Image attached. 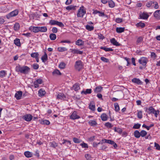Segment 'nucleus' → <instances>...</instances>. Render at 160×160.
<instances>
[{"label": "nucleus", "mask_w": 160, "mask_h": 160, "mask_svg": "<svg viewBox=\"0 0 160 160\" xmlns=\"http://www.w3.org/2000/svg\"><path fill=\"white\" fill-rule=\"evenodd\" d=\"M142 111H138V113L137 114V116L138 118L139 119H141L142 118Z\"/></svg>", "instance_id": "c03bdc74"}, {"label": "nucleus", "mask_w": 160, "mask_h": 160, "mask_svg": "<svg viewBox=\"0 0 160 160\" xmlns=\"http://www.w3.org/2000/svg\"><path fill=\"white\" fill-rule=\"evenodd\" d=\"M58 144L55 142L53 141L51 143V146L53 148H55L57 146Z\"/></svg>", "instance_id": "09e8293b"}, {"label": "nucleus", "mask_w": 160, "mask_h": 160, "mask_svg": "<svg viewBox=\"0 0 160 160\" xmlns=\"http://www.w3.org/2000/svg\"><path fill=\"white\" fill-rule=\"evenodd\" d=\"M41 59L42 62H46L48 60V55L45 52H44V54L42 56Z\"/></svg>", "instance_id": "f3484780"}, {"label": "nucleus", "mask_w": 160, "mask_h": 160, "mask_svg": "<svg viewBox=\"0 0 160 160\" xmlns=\"http://www.w3.org/2000/svg\"><path fill=\"white\" fill-rule=\"evenodd\" d=\"M140 136H141L142 137H144L145 136V135L147 134V132L144 130H142L140 132Z\"/></svg>", "instance_id": "a18cd8bd"}, {"label": "nucleus", "mask_w": 160, "mask_h": 160, "mask_svg": "<svg viewBox=\"0 0 160 160\" xmlns=\"http://www.w3.org/2000/svg\"><path fill=\"white\" fill-rule=\"evenodd\" d=\"M155 147H156V149L158 150H160V145L158 143L156 142H155Z\"/></svg>", "instance_id": "13d9d810"}, {"label": "nucleus", "mask_w": 160, "mask_h": 160, "mask_svg": "<svg viewBox=\"0 0 160 160\" xmlns=\"http://www.w3.org/2000/svg\"><path fill=\"white\" fill-rule=\"evenodd\" d=\"M115 21L117 23H119L122 22V18H117L116 19Z\"/></svg>", "instance_id": "6e6d98bb"}, {"label": "nucleus", "mask_w": 160, "mask_h": 160, "mask_svg": "<svg viewBox=\"0 0 160 160\" xmlns=\"http://www.w3.org/2000/svg\"><path fill=\"white\" fill-rule=\"evenodd\" d=\"M14 43L17 46H20L21 45V43L20 39L16 38L14 40Z\"/></svg>", "instance_id": "bb28decb"}, {"label": "nucleus", "mask_w": 160, "mask_h": 160, "mask_svg": "<svg viewBox=\"0 0 160 160\" xmlns=\"http://www.w3.org/2000/svg\"><path fill=\"white\" fill-rule=\"evenodd\" d=\"M81 94L86 95L87 94L90 93V89H87L86 91H82L81 92Z\"/></svg>", "instance_id": "79ce46f5"}, {"label": "nucleus", "mask_w": 160, "mask_h": 160, "mask_svg": "<svg viewBox=\"0 0 160 160\" xmlns=\"http://www.w3.org/2000/svg\"><path fill=\"white\" fill-rule=\"evenodd\" d=\"M108 5L110 7L112 8H113L115 6V3L112 1H108Z\"/></svg>", "instance_id": "7c9ffc66"}, {"label": "nucleus", "mask_w": 160, "mask_h": 160, "mask_svg": "<svg viewBox=\"0 0 160 160\" xmlns=\"http://www.w3.org/2000/svg\"><path fill=\"white\" fill-rule=\"evenodd\" d=\"M101 60L104 62H109V59L104 57H101Z\"/></svg>", "instance_id": "49530a36"}, {"label": "nucleus", "mask_w": 160, "mask_h": 160, "mask_svg": "<svg viewBox=\"0 0 160 160\" xmlns=\"http://www.w3.org/2000/svg\"><path fill=\"white\" fill-rule=\"evenodd\" d=\"M43 123L47 125H48L50 124V122L49 121L47 120H45L43 121Z\"/></svg>", "instance_id": "052dcab7"}, {"label": "nucleus", "mask_w": 160, "mask_h": 160, "mask_svg": "<svg viewBox=\"0 0 160 160\" xmlns=\"http://www.w3.org/2000/svg\"><path fill=\"white\" fill-rule=\"evenodd\" d=\"M86 12V11L84 7L82 6L78 10L77 16L78 17L82 18Z\"/></svg>", "instance_id": "7ed1b4c3"}, {"label": "nucleus", "mask_w": 160, "mask_h": 160, "mask_svg": "<svg viewBox=\"0 0 160 160\" xmlns=\"http://www.w3.org/2000/svg\"><path fill=\"white\" fill-rule=\"evenodd\" d=\"M32 67L33 69L37 70L39 68V66L37 64L34 63L32 65Z\"/></svg>", "instance_id": "de8ad7c7"}, {"label": "nucleus", "mask_w": 160, "mask_h": 160, "mask_svg": "<svg viewBox=\"0 0 160 160\" xmlns=\"http://www.w3.org/2000/svg\"><path fill=\"white\" fill-rule=\"evenodd\" d=\"M110 42L113 45L116 46H119L120 45V44L115 39L113 38L110 40Z\"/></svg>", "instance_id": "4468645a"}, {"label": "nucleus", "mask_w": 160, "mask_h": 160, "mask_svg": "<svg viewBox=\"0 0 160 160\" xmlns=\"http://www.w3.org/2000/svg\"><path fill=\"white\" fill-rule=\"evenodd\" d=\"M151 57L153 58L154 59H155L157 57L155 53L154 52H152L151 53Z\"/></svg>", "instance_id": "0e129e2a"}, {"label": "nucleus", "mask_w": 160, "mask_h": 160, "mask_svg": "<svg viewBox=\"0 0 160 160\" xmlns=\"http://www.w3.org/2000/svg\"><path fill=\"white\" fill-rule=\"evenodd\" d=\"M38 94L39 96H42L46 94V92L43 89H41L39 90Z\"/></svg>", "instance_id": "6ab92c4d"}, {"label": "nucleus", "mask_w": 160, "mask_h": 160, "mask_svg": "<svg viewBox=\"0 0 160 160\" xmlns=\"http://www.w3.org/2000/svg\"><path fill=\"white\" fill-rule=\"evenodd\" d=\"M141 124L139 123L135 124L133 127L134 129H139L140 127Z\"/></svg>", "instance_id": "3c124183"}, {"label": "nucleus", "mask_w": 160, "mask_h": 160, "mask_svg": "<svg viewBox=\"0 0 160 160\" xmlns=\"http://www.w3.org/2000/svg\"><path fill=\"white\" fill-rule=\"evenodd\" d=\"M39 54L37 52L32 53L31 54V56L33 58H37L38 57Z\"/></svg>", "instance_id": "58836bf2"}, {"label": "nucleus", "mask_w": 160, "mask_h": 160, "mask_svg": "<svg viewBox=\"0 0 160 160\" xmlns=\"http://www.w3.org/2000/svg\"><path fill=\"white\" fill-rule=\"evenodd\" d=\"M57 25L61 27H63L64 26V25L62 23L58 21H57Z\"/></svg>", "instance_id": "5fc2aeb1"}, {"label": "nucleus", "mask_w": 160, "mask_h": 160, "mask_svg": "<svg viewBox=\"0 0 160 160\" xmlns=\"http://www.w3.org/2000/svg\"><path fill=\"white\" fill-rule=\"evenodd\" d=\"M57 21L56 20H51L49 21V23L51 25H57Z\"/></svg>", "instance_id": "a19ab883"}, {"label": "nucleus", "mask_w": 160, "mask_h": 160, "mask_svg": "<svg viewBox=\"0 0 160 160\" xmlns=\"http://www.w3.org/2000/svg\"><path fill=\"white\" fill-rule=\"evenodd\" d=\"M24 155L27 158H30L32 156V152L29 151H26L24 153Z\"/></svg>", "instance_id": "aec40b11"}, {"label": "nucleus", "mask_w": 160, "mask_h": 160, "mask_svg": "<svg viewBox=\"0 0 160 160\" xmlns=\"http://www.w3.org/2000/svg\"><path fill=\"white\" fill-rule=\"evenodd\" d=\"M114 130L115 131L117 132L120 134L122 132V129L120 128H115Z\"/></svg>", "instance_id": "603ef678"}, {"label": "nucleus", "mask_w": 160, "mask_h": 160, "mask_svg": "<svg viewBox=\"0 0 160 160\" xmlns=\"http://www.w3.org/2000/svg\"><path fill=\"white\" fill-rule=\"evenodd\" d=\"M22 94V91H18L15 94V97L17 100H19L21 99Z\"/></svg>", "instance_id": "9b49d317"}, {"label": "nucleus", "mask_w": 160, "mask_h": 160, "mask_svg": "<svg viewBox=\"0 0 160 160\" xmlns=\"http://www.w3.org/2000/svg\"><path fill=\"white\" fill-rule=\"evenodd\" d=\"M85 157L87 160H90V154H86L85 155Z\"/></svg>", "instance_id": "e2e57ef3"}, {"label": "nucleus", "mask_w": 160, "mask_h": 160, "mask_svg": "<svg viewBox=\"0 0 160 160\" xmlns=\"http://www.w3.org/2000/svg\"><path fill=\"white\" fill-rule=\"evenodd\" d=\"M76 44L77 45L82 46L83 45L84 42L82 40L79 39L76 41Z\"/></svg>", "instance_id": "4be33fe9"}, {"label": "nucleus", "mask_w": 160, "mask_h": 160, "mask_svg": "<svg viewBox=\"0 0 160 160\" xmlns=\"http://www.w3.org/2000/svg\"><path fill=\"white\" fill-rule=\"evenodd\" d=\"M66 66V64L64 62H61L60 63L59 65V68L61 69H64Z\"/></svg>", "instance_id": "c9c22d12"}, {"label": "nucleus", "mask_w": 160, "mask_h": 160, "mask_svg": "<svg viewBox=\"0 0 160 160\" xmlns=\"http://www.w3.org/2000/svg\"><path fill=\"white\" fill-rule=\"evenodd\" d=\"M114 105L115 111L117 112L119 111L120 110V108L118 103H115Z\"/></svg>", "instance_id": "473e14b6"}, {"label": "nucleus", "mask_w": 160, "mask_h": 160, "mask_svg": "<svg viewBox=\"0 0 160 160\" xmlns=\"http://www.w3.org/2000/svg\"><path fill=\"white\" fill-rule=\"evenodd\" d=\"M125 30L124 28H117L116 31L118 33H122L124 32Z\"/></svg>", "instance_id": "5701e85b"}, {"label": "nucleus", "mask_w": 160, "mask_h": 160, "mask_svg": "<svg viewBox=\"0 0 160 160\" xmlns=\"http://www.w3.org/2000/svg\"><path fill=\"white\" fill-rule=\"evenodd\" d=\"M70 118L71 119L75 120L80 118V117L78 115L77 112L74 111L70 116Z\"/></svg>", "instance_id": "6e6552de"}, {"label": "nucleus", "mask_w": 160, "mask_h": 160, "mask_svg": "<svg viewBox=\"0 0 160 160\" xmlns=\"http://www.w3.org/2000/svg\"><path fill=\"white\" fill-rule=\"evenodd\" d=\"M98 37L99 39L102 40L105 38L103 35L101 33L98 34Z\"/></svg>", "instance_id": "4d7b16f0"}, {"label": "nucleus", "mask_w": 160, "mask_h": 160, "mask_svg": "<svg viewBox=\"0 0 160 160\" xmlns=\"http://www.w3.org/2000/svg\"><path fill=\"white\" fill-rule=\"evenodd\" d=\"M20 25L18 23H16L13 26V29L16 31L19 30L20 28Z\"/></svg>", "instance_id": "a878e982"}, {"label": "nucleus", "mask_w": 160, "mask_h": 160, "mask_svg": "<svg viewBox=\"0 0 160 160\" xmlns=\"http://www.w3.org/2000/svg\"><path fill=\"white\" fill-rule=\"evenodd\" d=\"M15 71L18 72H20L25 74H28L30 72V68L27 66H21L18 64L15 67Z\"/></svg>", "instance_id": "f257e3e1"}, {"label": "nucleus", "mask_w": 160, "mask_h": 160, "mask_svg": "<svg viewBox=\"0 0 160 160\" xmlns=\"http://www.w3.org/2000/svg\"><path fill=\"white\" fill-rule=\"evenodd\" d=\"M18 10L16 9L8 14L6 15V17L8 19H9L12 17L16 16L18 14Z\"/></svg>", "instance_id": "39448f33"}, {"label": "nucleus", "mask_w": 160, "mask_h": 160, "mask_svg": "<svg viewBox=\"0 0 160 160\" xmlns=\"http://www.w3.org/2000/svg\"><path fill=\"white\" fill-rule=\"evenodd\" d=\"M6 72L4 70H2L0 72V77L3 78L6 75Z\"/></svg>", "instance_id": "ea45409f"}, {"label": "nucleus", "mask_w": 160, "mask_h": 160, "mask_svg": "<svg viewBox=\"0 0 160 160\" xmlns=\"http://www.w3.org/2000/svg\"><path fill=\"white\" fill-rule=\"evenodd\" d=\"M74 67L75 69L78 71H80L83 68L82 63L80 60L76 62Z\"/></svg>", "instance_id": "20e7f679"}, {"label": "nucleus", "mask_w": 160, "mask_h": 160, "mask_svg": "<svg viewBox=\"0 0 160 160\" xmlns=\"http://www.w3.org/2000/svg\"><path fill=\"white\" fill-rule=\"evenodd\" d=\"M5 22L4 19L1 17H0V24H2Z\"/></svg>", "instance_id": "338daca9"}, {"label": "nucleus", "mask_w": 160, "mask_h": 160, "mask_svg": "<svg viewBox=\"0 0 160 160\" xmlns=\"http://www.w3.org/2000/svg\"><path fill=\"white\" fill-rule=\"evenodd\" d=\"M105 125L107 128H111L113 126V125L108 122H106L105 124Z\"/></svg>", "instance_id": "4c0bfd02"}, {"label": "nucleus", "mask_w": 160, "mask_h": 160, "mask_svg": "<svg viewBox=\"0 0 160 160\" xmlns=\"http://www.w3.org/2000/svg\"><path fill=\"white\" fill-rule=\"evenodd\" d=\"M72 2V0H67L65 2V4L67 5H69Z\"/></svg>", "instance_id": "774afa93"}, {"label": "nucleus", "mask_w": 160, "mask_h": 160, "mask_svg": "<svg viewBox=\"0 0 160 160\" xmlns=\"http://www.w3.org/2000/svg\"><path fill=\"white\" fill-rule=\"evenodd\" d=\"M78 7L73 5H69L66 8V9L68 11L71 10H76L78 8Z\"/></svg>", "instance_id": "9d476101"}, {"label": "nucleus", "mask_w": 160, "mask_h": 160, "mask_svg": "<svg viewBox=\"0 0 160 160\" xmlns=\"http://www.w3.org/2000/svg\"><path fill=\"white\" fill-rule=\"evenodd\" d=\"M152 4H155L154 8L155 9H157L159 8V5L157 2L153 1H150L147 2L146 3V6L148 8L151 7H152Z\"/></svg>", "instance_id": "423d86ee"}, {"label": "nucleus", "mask_w": 160, "mask_h": 160, "mask_svg": "<svg viewBox=\"0 0 160 160\" xmlns=\"http://www.w3.org/2000/svg\"><path fill=\"white\" fill-rule=\"evenodd\" d=\"M134 136L137 138H139L140 136V133L138 130L135 131L134 132Z\"/></svg>", "instance_id": "e433bc0d"}, {"label": "nucleus", "mask_w": 160, "mask_h": 160, "mask_svg": "<svg viewBox=\"0 0 160 160\" xmlns=\"http://www.w3.org/2000/svg\"><path fill=\"white\" fill-rule=\"evenodd\" d=\"M148 110L149 111V112H148L149 114H150L151 113H154L153 112H154L155 111L154 108L152 106L149 107V108L148 109Z\"/></svg>", "instance_id": "c756f323"}, {"label": "nucleus", "mask_w": 160, "mask_h": 160, "mask_svg": "<svg viewBox=\"0 0 160 160\" xmlns=\"http://www.w3.org/2000/svg\"><path fill=\"white\" fill-rule=\"evenodd\" d=\"M52 31L54 33H56L58 32V29L56 27H53L52 29Z\"/></svg>", "instance_id": "680f3d73"}, {"label": "nucleus", "mask_w": 160, "mask_h": 160, "mask_svg": "<svg viewBox=\"0 0 160 160\" xmlns=\"http://www.w3.org/2000/svg\"><path fill=\"white\" fill-rule=\"evenodd\" d=\"M101 118L102 120L103 121H106L107 120L108 117L106 114L103 113L101 114Z\"/></svg>", "instance_id": "393cba45"}, {"label": "nucleus", "mask_w": 160, "mask_h": 160, "mask_svg": "<svg viewBox=\"0 0 160 160\" xmlns=\"http://www.w3.org/2000/svg\"><path fill=\"white\" fill-rule=\"evenodd\" d=\"M56 35L54 33L50 34L49 35V38L52 40H54L56 38Z\"/></svg>", "instance_id": "2f4dec72"}, {"label": "nucleus", "mask_w": 160, "mask_h": 160, "mask_svg": "<svg viewBox=\"0 0 160 160\" xmlns=\"http://www.w3.org/2000/svg\"><path fill=\"white\" fill-rule=\"evenodd\" d=\"M97 123L95 120H92L91 122V126L93 127L96 126L97 125Z\"/></svg>", "instance_id": "8fccbe9b"}, {"label": "nucleus", "mask_w": 160, "mask_h": 160, "mask_svg": "<svg viewBox=\"0 0 160 160\" xmlns=\"http://www.w3.org/2000/svg\"><path fill=\"white\" fill-rule=\"evenodd\" d=\"M159 110H157V111H155V112H153L154 113H153V114H154L155 115V116L157 118L158 117V115L159 113Z\"/></svg>", "instance_id": "bf43d9fd"}, {"label": "nucleus", "mask_w": 160, "mask_h": 160, "mask_svg": "<svg viewBox=\"0 0 160 160\" xmlns=\"http://www.w3.org/2000/svg\"><path fill=\"white\" fill-rule=\"evenodd\" d=\"M58 50L59 52H62L67 50V49L65 47H59L58 48Z\"/></svg>", "instance_id": "72a5a7b5"}, {"label": "nucleus", "mask_w": 160, "mask_h": 160, "mask_svg": "<svg viewBox=\"0 0 160 160\" xmlns=\"http://www.w3.org/2000/svg\"><path fill=\"white\" fill-rule=\"evenodd\" d=\"M154 16L157 19H160V10H157L153 13Z\"/></svg>", "instance_id": "f8f14e48"}, {"label": "nucleus", "mask_w": 160, "mask_h": 160, "mask_svg": "<svg viewBox=\"0 0 160 160\" xmlns=\"http://www.w3.org/2000/svg\"><path fill=\"white\" fill-rule=\"evenodd\" d=\"M143 40V38L142 37H139L137 39L136 42L137 44L141 43Z\"/></svg>", "instance_id": "864d4df0"}, {"label": "nucleus", "mask_w": 160, "mask_h": 160, "mask_svg": "<svg viewBox=\"0 0 160 160\" xmlns=\"http://www.w3.org/2000/svg\"><path fill=\"white\" fill-rule=\"evenodd\" d=\"M101 49H103L106 52L108 51H112L113 49L111 48H108L104 47H101L100 48Z\"/></svg>", "instance_id": "cd10ccee"}, {"label": "nucleus", "mask_w": 160, "mask_h": 160, "mask_svg": "<svg viewBox=\"0 0 160 160\" xmlns=\"http://www.w3.org/2000/svg\"><path fill=\"white\" fill-rule=\"evenodd\" d=\"M65 98V96L64 94L62 93H59L57 96V98L61 100L64 99Z\"/></svg>", "instance_id": "dca6fc26"}, {"label": "nucleus", "mask_w": 160, "mask_h": 160, "mask_svg": "<svg viewBox=\"0 0 160 160\" xmlns=\"http://www.w3.org/2000/svg\"><path fill=\"white\" fill-rule=\"evenodd\" d=\"M149 15L147 12H143V13H141L139 14V18L142 19H147Z\"/></svg>", "instance_id": "1a4fd4ad"}, {"label": "nucleus", "mask_w": 160, "mask_h": 160, "mask_svg": "<svg viewBox=\"0 0 160 160\" xmlns=\"http://www.w3.org/2000/svg\"><path fill=\"white\" fill-rule=\"evenodd\" d=\"M22 118L27 122H29L32 119V116L30 114H27L23 116Z\"/></svg>", "instance_id": "0eeeda50"}, {"label": "nucleus", "mask_w": 160, "mask_h": 160, "mask_svg": "<svg viewBox=\"0 0 160 160\" xmlns=\"http://www.w3.org/2000/svg\"><path fill=\"white\" fill-rule=\"evenodd\" d=\"M35 82L38 84H41L42 83V80L40 79H37Z\"/></svg>", "instance_id": "69168bd1"}, {"label": "nucleus", "mask_w": 160, "mask_h": 160, "mask_svg": "<svg viewBox=\"0 0 160 160\" xmlns=\"http://www.w3.org/2000/svg\"><path fill=\"white\" fill-rule=\"evenodd\" d=\"M72 88L74 90L76 91H78L80 88L79 85L76 84L73 85Z\"/></svg>", "instance_id": "f704fd0d"}, {"label": "nucleus", "mask_w": 160, "mask_h": 160, "mask_svg": "<svg viewBox=\"0 0 160 160\" xmlns=\"http://www.w3.org/2000/svg\"><path fill=\"white\" fill-rule=\"evenodd\" d=\"M132 82L137 83L138 85H141L142 84V82L138 78H134L132 80Z\"/></svg>", "instance_id": "ddd939ff"}, {"label": "nucleus", "mask_w": 160, "mask_h": 160, "mask_svg": "<svg viewBox=\"0 0 160 160\" xmlns=\"http://www.w3.org/2000/svg\"><path fill=\"white\" fill-rule=\"evenodd\" d=\"M136 26L137 28L141 27L142 28H143L145 27V24L144 23H143L142 22H140L137 23L136 24Z\"/></svg>", "instance_id": "a211bd4d"}, {"label": "nucleus", "mask_w": 160, "mask_h": 160, "mask_svg": "<svg viewBox=\"0 0 160 160\" xmlns=\"http://www.w3.org/2000/svg\"><path fill=\"white\" fill-rule=\"evenodd\" d=\"M39 32H45L47 31V28L46 26L39 27Z\"/></svg>", "instance_id": "412c9836"}, {"label": "nucleus", "mask_w": 160, "mask_h": 160, "mask_svg": "<svg viewBox=\"0 0 160 160\" xmlns=\"http://www.w3.org/2000/svg\"><path fill=\"white\" fill-rule=\"evenodd\" d=\"M71 52L74 54H82L83 53V52L80 51L78 49H73L71 50Z\"/></svg>", "instance_id": "2eb2a0df"}, {"label": "nucleus", "mask_w": 160, "mask_h": 160, "mask_svg": "<svg viewBox=\"0 0 160 160\" xmlns=\"http://www.w3.org/2000/svg\"><path fill=\"white\" fill-rule=\"evenodd\" d=\"M102 88L101 87H97L95 88V91L97 92H100Z\"/></svg>", "instance_id": "37998d69"}, {"label": "nucleus", "mask_w": 160, "mask_h": 160, "mask_svg": "<svg viewBox=\"0 0 160 160\" xmlns=\"http://www.w3.org/2000/svg\"><path fill=\"white\" fill-rule=\"evenodd\" d=\"M53 75H61L62 74L60 71L58 69H55L52 72Z\"/></svg>", "instance_id": "b1692460"}, {"label": "nucleus", "mask_w": 160, "mask_h": 160, "mask_svg": "<svg viewBox=\"0 0 160 160\" xmlns=\"http://www.w3.org/2000/svg\"><path fill=\"white\" fill-rule=\"evenodd\" d=\"M39 27H33L32 31L34 33H37L39 32Z\"/></svg>", "instance_id": "c85d7f7f"}, {"label": "nucleus", "mask_w": 160, "mask_h": 160, "mask_svg": "<svg viewBox=\"0 0 160 160\" xmlns=\"http://www.w3.org/2000/svg\"><path fill=\"white\" fill-rule=\"evenodd\" d=\"M148 62V60L147 58L145 57L141 58L138 60V62L142 66L139 67V68L141 70L145 68Z\"/></svg>", "instance_id": "f03ea898"}]
</instances>
